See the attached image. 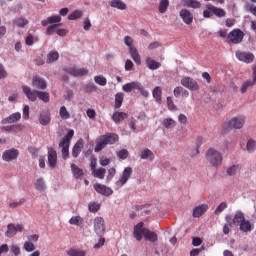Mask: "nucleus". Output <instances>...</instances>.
Here are the masks:
<instances>
[{
	"label": "nucleus",
	"instance_id": "ddd939ff",
	"mask_svg": "<svg viewBox=\"0 0 256 256\" xmlns=\"http://www.w3.org/2000/svg\"><path fill=\"white\" fill-rule=\"evenodd\" d=\"M48 165L51 169L57 167V151L53 148H48Z\"/></svg>",
	"mask_w": 256,
	"mask_h": 256
},
{
	"label": "nucleus",
	"instance_id": "37998d69",
	"mask_svg": "<svg viewBox=\"0 0 256 256\" xmlns=\"http://www.w3.org/2000/svg\"><path fill=\"white\" fill-rule=\"evenodd\" d=\"M169 9V0H160L158 5V11L159 13H167V10Z\"/></svg>",
	"mask_w": 256,
	"mask_h": 256
},
{
	"label": "nucleus",
	"instance_id": "5fc2aeb1",
	"mask_svg": "<svg viewBox=\"0 0 256 256\" xmlns=\"http://www.w3.org/2000/svg\"><path fill=\"white\" fill-rule=\"evenodd\" d=\"M226 222L227 223L223 226V233L224 235H229V231H230L229 227L233 225L231 222V216H226Z\"/></svg>",
	"mask_w": 256,
	"mask_h": 256
},
{
	"label": "nucleus",
	"instance_id": "13d9d810",
	"mask_svg": "<svg viewBox=\"0 0 256 256\" xmlns=\"http://www.w3.org/2000/svg\"><path fill=\"white\" fill-rule=\"evenodd\" d=\"M84 91H85V93H95V91H97V86L94 85L93 83H88L84 87Z\"/></svg>",
	"mask_w": 256,
	"mask_h": 256
},
{
	"label": "nucleus",
	"instance_id": "2f4dec72",
	"mask_svg": "<svg viewBox=\"0 0 256 256\" xmlns=\"http://www.w3.org/2000/svg\"><path fill=\"white\" fill-rule=\"evenodd\" d=\"M161 95H163V90L161 89V87H155L154 90L152 91V96L155 99L156 103H162L163 100Z\"/></svg>",
	"mask_w": 256,
	"mask_h": 256
},
{
	"label": "nucleus",
	"instance_id": "4468645a",
	"mask_svg": "<svg viewBox=\"0 0 256 256\" xmlns=\"http://www.w3.org/2000/svg\"><path fill=\"white\" fill-rule=\"evenodd\" d=\"M23 93L26 95L27 99L29 101H37V98L39 97V91L37 90H31L29 86H23Z\"/></svg>",
	"mask_w": 256,
	"mask_h": 256
},
{
	"label": "nucleus",
	"instance_id": "2eb2a0df",
	"mask_svg": "<svg viewBox=\"0 0 256 256\" xmlns=\"http://www.w3.org/2000/svg\"><path fill=\"white\" fill-rule=\"evenodd\" d=\"M236 57L239 61H243L244 63H253V60L255 59L253 53L239 51L236 52Z\"/></svg>",
	"mask_w": 256,
	"mask_h": 256
},
{
	"label": "nucleus",
	"instance_id": "4c0bfd02",
	"mask_svg": "<svg viewBox=\"0 0 256 256\" xmlns=\"http://www.w3.org/2000/svg\"><path fill=\"white\" fill-rule=\"evenodd\" d=\"M70 225H76V227H83L85 221L81 216H72L69 220Z\"/></svg>",
	"mask_w": 256,
	"mask_h": 256
},
{
	"label": "nucleus",
	"instance_id": "473e14b6",
	"mask_svg": "<svg viewBox=\"0 0 256 256\" xmlns=\"http://www.w3.org/2000/svg\"><path fill=\"white\" fill-rule=\"evenodd\" d=\"M164 129H174V127H177V121H175L173 118H166L162 122Z\"/></svg>",
	"mask_w": 256,
	"mask_h": 256
},
{
	"label": "nucleus",
	"instance_id": "79ce46f5",
	"mask_svg": "<svg viewBox=\"0 0 256 256\" xmlns=\"http://www.w3.org/2000/svg\"><path fill=\"white\" fill-rule=\"evenodd\" d=\"M239 171H241V167H239V165H232L227 168L226 173L229 177H235Z\"/></svg>",
	"mask_w": 256,
	"mask_h": 256
},
{
	"label": "nucleus",
	"instance_id": "052dcab7",
	"mask_svg": "<svg viewBox=\"0 0 256 256\" xmlns=\"http://www.w3.org/2000/svg\"><path fill=\"white\" fill-rule=\"evenodd\" d=\"M24 249L27 251V253H31L35 249V244H33L31 241H27L24 243Z\"/></svg>",
	"mask_w": 256,
	"mask_h": 256
},
{
	"label": "nucleus",
	"instance_id": "a878e982",
	"mask_svg": "<svg viewBox=\"0 0 256 256\" xmlns=\"http://www.w3.org/2000/svg\"><path fill=\"white\" fill-rule=\"evenodd\" d=\"M110 7L118 9L119 11H125L127 9V4L121 0H112L110 2Z\"/></svg>",
	"mask_w": 256,
	"mask_h": 256
},
{
	"label": "nucleus",
	"instance_id": "7c9ffc66",
	"mask_svg": "<svg viewBox=\"0 0 256 256\" xmlns=\"http://www.w3.org/2000/svg\"><path fill=\"white\" fill-rule=\"evenodd\" d=\"M245 220V215L241 211H237L234 215V218H231V223L233 225H239L240 223H243Z\"/></svg>",
	"mask_w": 256,
	"mask_h": 256
},
{
	"label": "nucleus",
	"instance_id": "8fccbe9b",
	"mask_svg": "<svg viewBox=\"0 0 256 256\" xmlns=\"http://www.w3.org/2000/svg\"><path fill=\"white\" fill-rule=\"evenodd\" d=\"M99 209H101V205L97 202H90L88 204V211H90V213H97Z\"/></svg>",
	"mask_w": 256,
	"mask_h": 256
},
{
	"label": "nucleus",
	"instance_id": "20e7f679",
	"mask_svg": "<svg viewBox=\"0 0 256 256\" xmlns=\"http://www.w3.org/2000/svg\"><path fill=\"white\" fill-rule=\"evenodd\" d=\"M215 15V17H225L227 12L223 8H218L217 6L207 4L206 9L203 11V18L204 19H211V16Z\"/></svg>",
	"mask_w": 256,
	"mask_h": 256
},
{
	"label": "nucleus",
	"instance_id": "338daca9",
	"mask_svg": "<svg viewBox=\"0 0 256 256\" xmlns=\"http://www.w3.org/2000/svg\"><path fill=\"white\" fill-rule=\"evenodd\" d=\"M83 23H84V26H83L84 31H89V29H91V20L89 18H85Z\"/></svg>",
	"mask_w": 256,
	"mask_h": 256
},
{
	"label": "nucleus",
	"instance_id": "f8f14e48",
	"mask_svg": "<svg viewBox=\"0 0 256 256\" xmlns=\"http://www.w3.org/2000/svg\"><path fill=\"white\" fill-rule=\"evenodd\" d=\"M143 225V222H139L136 226H134L133 236L136 241H141V239L145 237V231H147V228H144Z\"/></svg>",
	"mask_w": 256,
	"mask_h": 256
},
{
	"label": "nucleus",
	"instance_id": "4d7b16f0",
	"mask_svg": "<svg viewBox=\"0 0 256 256\" xmlns=\"http://www.w3.org/2000/svg\"><path fill=\"white\" fill-rule=\"evenodd\" d=\"M60 117L61 119H69L71 115L69 114V111H67V108L65 106L60 107Z\"/></svg>",
	"mask_w": 256,
	"mask_h": 256
},
{
	"label": "nucleus",
	"instance_id": "cd10ccee",
	"mask_svg": "<svg viewBox=\"0 0 256 256\" xmlns=\"http://www.w3.org/2000/svg\"><path fill=\"white\" fill-rule=\"evenodd\" d=\"M239 229L242 233H250V231H253V226L249 220H244L239 224Z\"/></svg>",
	"mask_w": 256,
	"mask_h": 256
},
{
	"label": "nucleus",
	"instance_id": "f03ea898",
	"mask_svg": "<svg viewBox=\"0 0 256 256\" xmlns=\"http://www.w3.org/2000/svg\"><path fill=\"white\" fill-rule=\"evenodd\" d=\"M205 159L211 167H221L223 165V154L215 148H209L206 151Z\"/></svg>",
	"mask_w": 256,
	"mask_h": 256
},
{
	"label": "nucleus",
	"instance_id": "3c124183",
	"mask_svg": "<svg viewBox=\"0 0 256 256\" xmlns=\"http://www.w3.org/2000/svg\"><path fill=\"white\" fill-rule=\"evenodd\" d=\"M94 81L95 83H97V85H100L101 87H105V85H107V78H105V76L103 75L95 76Z\"/></svg>",
	"mask_w": 256,
	"mask_h": 256
},
{
	"label": "nucleus",
	"instance_id": "393cba45",
	"mask_svg": "<svg viewBox=\"0 0 256 256\" xmlns=\"http://www.w3.org/2000/svg\"><path fill=\"white\" fill-rule=\"evenodd\" d=\"M144 239L146 241H150V243H157V241H159V236L155 232L146 228L144 232Z\"/></svg>",
	"mask_w": 256,
	"mask_h": 256
},
{
	"label": "nucleus",
	"instance_id": "c03bdc74",
	"mask_svg": "<svg viewBox=\"0 0 256 256\" xmlns=\"http://www.w3.org/2000/svg\"><path fill=\"white\" fill-rule=\"evenodd\" d=\"M106 173H107V170L105 168H98L92 171L93 177H96L97 179H105Z\"/></svg>",
	"mask_w": 256,
	"mask_h": 256
},
{
	"label": "nucleus",
	"instance_id": "b1692460",
	"mask_svg": "<svg viewBox=\"0 0 256 256\" xmlns=\"http://www.w3.org/2000/svg\"><path fill=\"white\" fill-rule=\"evenodd\" d=\"M140 159L148 160V161H155V154L149 148L143 149L140 153Z\"/></svg>",
	"mask_w": 256,
	"mask_h": 256
},
{
	"label": "nucleus",
	"instance_id": "bf43d9fd",
	"mask_svg": "<svg viewBox=\"0 0 256 256\" xmlns=\"http://www.w3.org/2000/svg\"><path fill=\"white\" fill-rule=\"evenodd\" d=\"M133 39L131 38V36H125L124 37V44L126 45V47H128V49H133L135 48V46H133Z\"/></svg>",
	"mask_w": 256,
	"mask_h": 256
},
{
	"label": "nucleus",
	"instance_id": "f3484780",
	"mask_svg": "<svg viewBox=\"0 0 256 256\" xmlns=\"http://www.w3.org/2000/svg\"><path fill=\"white\" fill-rule=\"evenodd\" d=\"M131 175H133V168L131 167L124 168L122 175L118 180V183H120V185H125L131 178Z\"/></svg>",
	"mask_w": 256,
	"mask_h": 256
},
{
	"label": "nucleus",
	"instance_id": "f257e3e1",
	"mask_svg": "<svg viewBox=\"0 0 256 256\" xmlns=\"http://www.w3.org/2000/svg\"><path fill=\"white\" fill-rule=\"evenodd\" d=\"M117 141H119V136L115 133L101 135L96 139L94 151L95 153H99L100 151H103L107 145H115Z\"/></svg>",
	"mask_w": 256,
	"mask_h": 256
},
{
	"label": "nucleus",
	"instance_id": "423d86ee",
	"mask_svg": "<svg viewBox=\"0 0 256 256\" xmlns=\"http://www.w3.org/2000/svg\"><path fill=\"white\" fill-rule=\"evenodd\" d=\"M181 86L189 89V91H199V83L195 79L185 76L180 80Z\"/></svg>",
	"mask_w": 256,
	"mask_h": 256
},
{
	"label": "nucleus",
	"instance_id": "a211bd4d",
	"mask_svg": "<svg viewBox=\"0 0 256 256\" xmlns=\"http://www.w3.org/2000/svg\"><path fill=\"white\" fill-rule=\"evenodd\" d=\"M19 155V151L15 150L14 148L4 151L2 154L3 161H13L14 159H17Z\"/></svg>",
	"mask_w": 256,
	"mask_h": 256
},
{
	"label": "nucleus",
	"instance_id": "c85d7f7f",
	"mask_svg": "<svg viewBox=\"0 0 256 256\" xmlns=\"http://www.w3.org/2000/svg\"><path fill=\"white\" fill-rule=\"evenodd\" d=\"M129 53L133 61L136 63V65H141V55H139L137 48H130Z\"/></svg>",
	"mask_w": 256,
	"mask_h": 256
},
{
	"label": "nucleus",
	"instance_id": "412c9836",
	"mask_svg": "<svg viewBox=\"0 0 256 256\" xmlns=\"http://www.w3.org/2000/svg\"><path fill=\"white\" fill-rule=\"evenodd\" d=\"M179 15L186 25H191V23H193V14L189 10L182 9L180 10Z\"/></svg>",
	"mask_w": 256,
	"mask_h": 256
},
{
	"label": "nucleus",
	"instance_id": "0e129e2a",
	"mask_svg": "<svg viewBox=\"0 0 256 256\" xmlns=\"http://www.w3.org/2000/svg\"><path fill=\"white\" fill-rule=\"evenodd\" d=\"M48 22L50 25H53V23H61V16H50L48 17Z\"/></svg>",
	"mask_w": 256,
	"mask_h": 256
},
{
	"label": "nucleus",
	"instance_id": "c756f323",
	"mask_svg": "<svg viewBox=\"0 0 256 256\" xmlns=\"http://www.w3.org/2000/svg\"><path fill=\"white\" fill-rule=\"evenodd\" d=\"M128 115L124 112H114L112 115V119L114 123H121L122 121H125L127 119Z\"/></svg>",
	"mask_w": 256,
	"mask_h": 256
},
{
	"label": "nucleus",
	"instance_id": "9d476101",
	"mask_svg": "<svg viewBox=\"0 0 256 256\" xmlns=\"http://www.w3.org/2000/svg\"><path fill=\"white\" fill-rule=\"evenodd\" d=\"M253 73H252V80H247L242 83V86L240 88V92L242 94L247 93V89L254 87L256 85V64L253 66Z\"/></svg>",
	"mask_w": 256,
	"mask_h": 256
},
{
	"label": "nucleus",
	"instance_id": "bb28decb",
	"mask_svg": "<svg viewBox=\"0 0 256 256\" xmlns=\"http://www.w3.org/2000/svg\"><path fill=\"white\" fill-rule=\"evenodd\" d=\"M208 207L206 204L199 205L193 209V217L199 218L207 211Z\"/></svg>",
	"mask_w": 256,
	"mask_h": 256
},
{
	"label": "nucleus",
	"instance_id": "de8ad7c7",
	"mask_svg": "<svg viewBox=\"0 0 256 256\" xmlns=\"http://www.w3.org/2000/svg\"><path fill=\"white\" fill-rule=\"evenodd\" d=\"M73 135H75V131L72 129L69 130L67 134L64 136V138L62 139V141H60V143H67L71 145V139H73Z\"/></svg>",
	"mask_w": 256,
	"mask_h": 256
},
{
	"label": "nucleus",
	"instance_id": "dca6fc26",
	"mask_svg": "<svg viewBox=\"0 0 256 256\" xmlns=\"http://www.w3.org/2000/svg\"><path fill=\"white\" fill-rule=\"evenodd\" d=\"M141 89V83L140 82H129L122 86V90L124 93H131V91H139Z\"/></svg>",
	"mask_w": 256,
	"mask_h": 256
},
{
	"label": "nucleus",
	"instance_id": "9b49d317",
	"mask_svg": "<svg viewBox=\"0 0 256 256\" xmlns=\"http://www.w3.org/2000/svg\"><path fill=\"white\" fill-rule=\"evenodd\" d=\"M94 190L96 191V193H99L104 197H111V194L113 193V189L100 183L94 184Z\"/></svg>",
	"mask_w": 256,
	"mask_h": 256
},
{
	"label": "nucleus",
	"instance_id": "58836bf2",
	"mask_svg": "<svg viewBox=\"0 0 256 256\" xmlns=\"http://www.w3.org/2000/svg\"><path fill=\"white\" fill-rule=\"evenodd\" d=\"M68 256H86L87 251L81 249L71 248L67 251Z\"/></svg>",
	"mask_w": 256,
	"mask_h": 256
},
{
	"label": "nucleus",
	"instance_id": "0eeeda50",
	"mask_svg": "<svg viewBox=\"0 0 256 256\" xmlns=\"http://www.w3.org/2000/svg\"><path fill=\"white\" fill-rule=\"evenodd\" d=\"M64 71L65 73H68V75H72V77H86V75H89V70L87 68H79L77 66L64 68Z\"/></svg>",
	"mask_w": 256,
	"mask_h": 256
},
{
	"label": "nucleus",
	"instance_id": "72a5a7b5",
	"mask_svg": "<svg viewBox=\"0 0 256 256\" xmlns=\"http://www.w3.org/2000/svg\"><path fill=\"white\" fill-rule=\"evenodd\" d=\"M184 7H191L192 9H200L201 2L197 0H183Z\"/></svg>",
	"mask_w": 256,
	"mask_h": 256
},
{
	"label": "nucleus",
	"instance_id": "39448f33",
	"mask_svg": "<svg viewBox=\"0 0 256 256\" xmlns=\"http://www.w3.org/2000/svg\"><path fill=\"white\" fill-rule=\"evenodd\" d=\"M244 37L245 33L239 28L232 30L227 35L228 43H231L232 45H239V43L243 42Z\"/></svg>",
	"mask_w": 256,
	"mask_h": 256
},
{
	"label": "nucleus",
	"instance_id": "ea45409f",
	"mask_svg": "<svg viewBox=\"0 0 256 256\" xmlns=\"http://www.w3.org/2000/svg\"><path fill=\"white\" fill-rule=\"evenodd\" d=\"M69 145L65 142H60L59 147L62 149V158L63 159H69Z\"/></svg>",
	"mask_w": 256,
	"mask_h": 256
},
{
	"label": "nucleus",
	"instance_id": "c9c22d12",
	"mask_svg": "<svg viewBox=\"0 0 256 256\" xmlns=\"http://www.w3.org/2000/svg\"><path fill=\"white\" fill-rule=\"evenodd\" d=\"M125 99V94L123 92H118L115 94V104L114 107L119 109L123 105V100Z\"/></svg>",
	"mask_w": 256,
	"mask_h": 256
},
{
	"label": "nucleus",
	"instance_id": "e433bc0d",
	"mask_svg": "<svg viewBox=\"0 0 256 256\" xmlns=\"http://www.w3.org/2000/svg\"><path fill=\"white\" fill-rule=\"evenodd\" d=\"M71 171H72L73 176L75 177V179H81V177H83V175H84L83 169L79 168L75 164H71Z\"/></svg>",
	"mask_w": 256,
	"mask_h": 256
},
{
	"label": "nucleus",
	"instance_id": "6ab92c4d",
	"mask_svg": "<svg viewBox=\"0 0 256 256\" xmlns=\"http://www.w3.org/2000/svg\"><path fill=\"white\" fill-rule=\"evenodd\" d=\"M21 120V113L15 112L11 114L10 116L4 118L1 120L2 125H9L11 123H17V121Z\"/></svg>",
	"mask_w": 256,
	"mask_h": 256
},
{
	"label": "nucleus",
	"instance_id": "aec40b11",
	"mask_svg": "<svg viewBox=\"0 0 256 256\" xmlns=\"http://www.w3.org/2000/svg\"><path fill=\"white\" fill-rule=\"evenodd\" d=\"M39 123L43 125V127H47V125L51 123V113H49L48 110L40 112Z\"/></svg>",
	"mask_w": 256,
	"mask_h": 256
},
{
	"label": "nucleus",
	"instance_id": "49530a36",
	"mask_svg": "<svg viewBox=\"0 0 256 256\" xmlns=\"http://www.w3.org/2000/svg\"><path fill=\"white\" fill-rule=\"evenodd\" d=\"M14 25H16L17 27L23 28L27 25H29V20H27L26 18H16L14 20Z\"/></svg>",
	"mask_w": 256,
	"mask_h": 256
},
{
	"label": "nucleus",
	"instance_id": "7ed1b4c3",
	"mask_svg": "<svg viewBox=\"0 0 256 256\" xmlns=\"http://www.w3.org/2000/svg\"><path fill=\"white\" fill-rule=\"evenodd\" d=\"M243 125H245V116L233 117L231 120L223 124L222 133H229L232 129H243Z\"/></svg>",
	"mask_w": 256,
	"mask_h": 256
},
{
	"label": "nucleus",
	"instance_id": "6e6d98bb",
	"mask_svg": "<svg viewBox=\"0 0 256 256\" xmlns=\"http://www.w3.org/2000/svg\"><path fill=\"white\" fill-rule=\"evenodd\" d=\"M166 101L169 111H177V106H175V103L173 102V98L171 96H168L166 98Z\"/></svg>",
	"mask_w": 256,
	"mask_h": 256
},
{
	"label": "nucleus",
	"instance_id": "69168bd1",
	"mask_svg": "<svg viewBox=\"0 0 256 256\" xmlns=\"http://www.w3.org/2000/svg\"><path fill=\"white\" fill-rule=\"evenodd\" d=\"M11 253H13V255L18 256L21 255V248H19V246L13 244L11 247Z\"/></svg>",
	"mask_w": 256,
	"mask_h": 256
},
{
	"label": "nucleus",
	"instance_id": "a18cd8bd",
	"mask_svg": "<svg viewBox=\"0 0 256 256\" xmlns=\"http://www.w3.org/2000/svg\"><path fill=\"white\" fill-rule=\"evenodd\" d=\"M83 17V10H75L68 15L69 21H75L76 19H81Z\"/></svg>",
	"mask_w": 256,
	"mask_h": 256
},
{
	"label": "nucleus",
	"instance_id": "4be33fe9",
	"mask_svg": "<svg viewBox=\"0 0 256 256\" xmlns=\"http://www.w3.org/2000/svg\"><path fill=\"white\" fill-rule=\"evenodd\" d=\"M32 85L36 89H41V90L47 89V82L45 81V79H43V78H41L39 76H34L33 77Z\"/></svg>",
	"mask_w": 256,
	"mask_h": 256
},
{
	"label": "nucleus",
	"instance_id": "864d4df0",
	"mask_svg": "<svg viewBox=\"0 0 256 256\" xmlns=\"http://www.w3.org/2000/svg\"><path fill=\"white\" fill-rule=\"evenodd\" d=\"M38 99H40V101H43V103H49V99H50L49 93L38 91Z\"/></svg>",
	"mask_w": 256,
	"mask_h": 256
},
{
	"label": "nucleus",
	"instance_id": "5701e85b",
	"mask_svg": "<svg viewBox=\"0 0 256 256\" xmlns=\"http://www.w3.org/2000/svg\"><path fill=\"white\" fill-rule=\"evenodd\" d=\"M83 147H85L83 139H79L72 148V157H79V155H81V151H83Z\"/></svg>",
	"mask_w": 256,
	"mask_h": 256
},
{
	"label": "nucleus",
	"instance_id": "6e6552de",
	"mask_svg": "<svg viewBox=\"0 0 256 256\" xmlns=\"http://www.w3.org/2000/svg\"><path fill=\"white\" fill-rule=\"evenodd\" d=\"M17 233H23V224H14L10 223L7 225V230L5 232V237H8L11 239L12 237H15Z\"/></svg>",
	"mask_w": 256,
	"mask_h": 256
},
{
	"label": "nucleus",
	"instance_id": "680f3d73",
	"mask_svg": "<svg viewBox=\"0 0 256 256\" xmlns=\"http://www.w3.org/2000/svg\"><path fill=\"white\" fill-rule=\"evenodd\" d=\"M227 207V202L220 203L215 210V214L219 215V213H223L225 211V208Z\"/></svg>",
	"mask_w": 256,
	"mask_h": 256
},
{
	"label": "nucleus",
	"instance_id": "a19ab883",
	"mask_svg": "<svg viewBox=\"0 0 256 256\" xmlns=\"http://www.w3.org/2000/svg\"><path fill=\"white\" fill-rule=\"evenodd\" d=\"M46 188H47V186L45 185V179H43V178L36 179V182H35L36 191H39L41 193V192L45 191Z\"/></svg>",
	"mask_w": 256,
	"mask_h": 256
},
{
	"label": "nucleus",
	"instance_id": "e2e57ef3",
	"mask_svg": "<svg viewBox=\"0 0 256 256\" xmlns=\"http://www.w3.org/2000/svg\"><path fill=\"white\" fill-rule=\"evenodd\" d=\"M118 157L122 160H125L129 157V151L127 149H122L117 153Z\"/></svg>",
	"mask_w": 256,
	"mask_h": 256
},
{
	"label": "nucleus",
	"instance_id": "603ef678",
	"mask_svg": "<svg viewBox=\"0 0 256 256\" xmlns=\"http://www.w3.org/2000/svg\"><path fill=\"white\" fill-rule=\"evenodd\" d=\"M255 149H256L255 140H248L246 144V150L248 151V153H255Z\"/></svg>",
	"mask_w": 256,
	"mask_h": 256
},
{
	"label": "nucleus",
	"instance_id": "774afa93",
	"mask_svg": "<svg viewBox=\"0 0 256 256\" xmlns=\"http://www.w3.org/2000/svg\"><path fill=\"white\" fill-rule=\"evenodd\" d=\"M23 119L28 121L29 119V105H25L23 108Z\"/></svg>",
	"mask_w": 256,
	"mask_h": 256
},
{
	"label": "nucleus",
	"instance_id": "f704fd0d",
	"mask_svg": "<svg viewBox=\"0 0 256 256\" xmlns=\"http://www.w3.org/2000/svg\"><path fill=\"white\" fill-rule=\"evenodd\" d=\"M146 65H147L148 69H150L151 71H155V70L159 69V67H161V63H159L151 58L146 59Z\"/></svg>",
	"mask_w": 256,
	"mask_h": 256
},
{
	"label": "nucleus",
	"instance_id": "09e8293b",
	"mask_svg": "<svg viewBox=\"0 0 256 256\" xmlns=\"http://www.w3.org/2000/svg\"><path fill=\"white\" fill-rule=\"evenodd\" d=\"M59 60V52H50L47 55V63H55V61Z\"/></svg>",
	"mask_w": 256,
	"mask_h": 256
},
{
	"label": "nucleus",
	"instance_id": "1a4fd4ad",
	"mask_svg": "<svg viewBox=\"0 0 256 256\" xmlns=\"http://www.w3.org/2000/svg\"><path fill=\"white\" fill-rule=\"evenodd\" d=\"M94 231L99 237L105 233V219L103 217L94 218Z\"/></svg>",
	"mask_w": 256,
	"mask_h": 256
}]
</instances>
